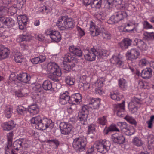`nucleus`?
<instances>
[{
	"label": "nucleus",
	"instance_id": "64",
	"mask_svg": "<svg viewBox=\"0 0 154 154\" xmlns=\"http://www.w3.org/2000/svg\"><path fill=\"white\" fill-rule=\"evenodd\" d=\"M18 24L19 28L21 30H23L26 27V23H24L21 21H19Z\"/></svg>",
	"mask_w": 154,
	"mask_h": 154
},
{
	"label": "nucleus",
	"instance_id": "3",
	"mask_svg": "<svg viewBox=\"0 0 154 154\" xmlns=\"http://www.w3.org/2000/svg\"><path fill=\"white\" fill-rule=\"evenodd\" d=\"M58 69V65L54 62H50L48 63L47 66V71L49 73L48 77L55 82L58 80V75H57Z\"/></svg>",
	"mask_w": 154,
	"mask_h": 154
},
{
	"label": "nucleus",
	"instance_id": "55",
	"mask_svg": "<svg viewBox=\"0 0 154 154\" xmlns=\"http://www.w3.org/2000/svg\"><path fill=\"white\" fill-rule=\"evenodd\" d=\"M65 80L66 83L68 85H72L74 84L75 80L70 77H68Z\"/></svg>",
	"mask_w": 154,
	"mask_h": 154
},
{
	"label": "nucleus",
	"instance_id": "43",
	"mask_svg": "<svg viewBox=\"0 0 154 154\" xmlns=\"http://www.w3.org/2000/svg\"><path fill=\"white\" fill-rule=\"evenodd\" d=\"M42 119L39 116L32 118L30 120L32 124H35L37 125L38 123H40Z\"/></svg>",
	"mask_w": 154,
	"mask_h": 154
},
{
	"label": "nucleus",
	"instance_id": "7",
	"mask_svg": "<svg viewBox=\"0 0 154 154\" xmlns=\"http://www.w3.org/2000/svg\"><path fill=\"white\" fill-rule=\"evenodd\" d=\"M54 125V122L51 120L45 118L42 119L37 125H35L36 128L40 130H44L49 127L52 128Z\"/></svg>",
	"mask_w": 154,
	"mask_h": 154
},
{
	"label": "nucleus",
	"instance_id": "17",
	"mask_svg": "<svg viewBox=\"0 0 154 154\" xmlns=\"http://www.w3.org/2000/svg\"><path fill=\"white\" fill-rule=\"evenodd\" d=\"M75 57V55L72 54L71 52L67 53L64 56L63 62L74 63L76 60Z\"/></svg>",
	"mask_w": 154,
	"mask_h": 154
},
{
	"label": "nucleus",
	"instance_id": "54",
	"mask_svg": "<svg viewBox=\"0 0 154 154\" xmlns=\"http://www.w3.org/2000/svg\"><path fill=\"white\" fill-rule=\"evenodd\" d=\"M26 110V109L22 106H19L17 109L18 113L21 115H23Z\"/></svg>",
	"mask_w": 154,
	"mask_h": 154
},
{
	"label": "nucleus",
	"instance_id": "53",
	"mask_svg": "<svg viewBox=\"0 0 154 154\" xmlns=\"http://www.w3.org/2000/svg\"><path fill=\"white\" fill-rule=\"evenodd\" d=\"M98 122L99 124L103 125H105L107 122L106 116H103L102 117L99 118Z\"/></svg>",
	"mask_w": 154,
	"mask_h": 154
},
{
	"label": "nucleus",
	"instance_id": "23",
	"mask_svg": "<svg viewBox=\"0 0 154 154\" xmlns=\"http://www.w3.org/2000/svg\"><path fill=\"white\" fill-rule=\"evenodd\" d=\"M16 124L13 121L11 120L8 122L4 123L2 124L4 129L9 131L13 129L15 126Z\"/></svg>",
	"mask_w": 154,
	"mask_h": 154
},
{
	"label": "nucleus",
	"instance_id": "31",
	"mask_svg": "<svg viewBox=\"0 0 154 154\" xmlns=\"http://www.w3.org/2000/svg\"><path fill=\"white\" fill-rule=\"evenodd\" d=\"M13 108L10 105H8L5 107V109L4 114L5 116L7 118H9L11 116L13 113Z\"/></svg>",
	"mask_w": 154,
	"mask_h": 154
},
{
	"label": "nucleus",
	"instance_id": "10",
	"mask_svg": "<svg viewBox=\"0 0 154 154\" xmlns=\"http://www.w3.org/2000/svg\"><path fill=\"white\" fill-rule=\"evenodd\" d=\"M140 54L139 50L136 48H132L128 50L126 54L128 60H132L136 59Z\"/></svg>",
	"mask_w": 154,
	"mask_h": 154
},
{
	"label": "nucleus",
	"instance_id": "51",
	"mask_svg": "<svg viewBox=\"0 0 154 154\" xmlns=\"http://www.w3.org/2000/svg\"><path fill=\"white\" fill-rule=\"evenodd\" d=\"M72 96L75 99L76 102H80L81 101L82 96L79 93L74 94L72 95Z\"/></svg>",
	"mask_w": 154,
	"mask_h": 154
},
{
	"label": "nucleus",
	"instance_id": "29",
	"mask_svg": "<svg viewBox=\"0 0 154 154\" xmlns=\"http://www.w3.org/2000/svg\"><path fill=\"white\" fill-rule=\"evenodd\" d=\"M69 49V51L72 54L79 57L82 55V51L79 49L73 46L70 47Z\"/></svg>",
	"mask_w": 154,
	"mask_h": 154
},
{
	"label": "nucleus",
	"instance_id": "59",
	"mask_svg": "<svg viewBox=\"0 0 154 154\" xmlns=\"http://www.w3.org/2000/svg\"><path fill=\"white\" fill-rule=\"evenodd\" d=\"M13 134L12 132L9 133L7 135L8 138V143H12Z\"/></svg>",
	"mask_w": 154,
	"mask_h": 154
},
{
	"label": "nucleus",
	"instance_id": "57",
	"mask_svg": "<svg viewBox=\"0 0 154 154\" xmlns=\"http://www.w3.org/2000/svg\"><path fill=\"white\" fill-rule=\"evenodd\" d=\"M29 38V35L27 34H23L20 35V37L18 40L19 41H23L25 40H27Z\"/></svg>",
	"mask_w": 154,
	"mask_h": 154
},
{
	"label": "nucleus",
	"instance_id": "26",
	"mask_svg": "<svg viewBox=\"0 0 154 154\" xmlns=\"http://www.w3.org/2000/svg\"><path fill=\"white\" fill-rule=\"evenodd\" d=\"M110 60L112 63L115 64L119 67H121L123 64V63L117 56H113L111 58Z\"/></svg>",
	"mask_w": 154,
	"mask_h": 154
},
{
	"label": "nucleus",
	"instance_id": "62",
	"mask_svg": "<svg viewBox=\"0 0 154 154\" xmlns=\"http://www.w3.org/2000/svg\"><path fill=\"white\" fill-rule=\"evenodd\" d=\"M111 97L112 99L116 101H119L120 100V98L118 95L115 94H111Z\"/></svg>",
	"mask_w": 154,
	"mask_h": 154
},
{
	"label": "nucleus",
	"instance_id": "14",
	"mask_svg": "<svg viewBox=\"0 0 154 154\" xmlns=\"http://www.w3.org/2000/svg\"><path fill=\"white\" fill-rule=\"evenodd\" d=\"M111 139L114 143L119 144L123 143L125 140V137L123 135H119L117 134L112 135L111 137Z\"/></svg>",
	"mask_w": 154,
	"mask_h": 154
},
{
	"label": "nucleus",
	"instance_id": "48",
	"mask_svg": "<svg viewBox=\"0 0 154 154\" xmlns=\"http://www.w3.org/2000/svg\"><path fill=\"white\" fill-rule=\"evenodd\" d=\"M124 119L130 123L134 124L135 125H136V122L132 117L127 115L125 117Z\"/></svg>",
	"mask_w": 154,
	"mask_h": 154
},
{
	"label": "nucleus",
	"instance_id": "52",
	"mask_svg": "<svg viewBox=\"0 0 154 154\" xmlns=\"http://www.w3.org/2000/svg\"><path fill=\"white\" fill-rule=\"evenodd\" d=\"M16 95L18 97H25L27 94L24 93L23 90H21L16 92Z\"/></svg>",
	"mask_w": 154,
	"mask_h": 154
},
{
	"label": "nucleus",
	"instance_id": "9",
	"mask_svg": "<svg viewBox=\"0 0 154 154\" xmlns=\"http://www.w3.org/2000/svg\"><path fill=\"white\" fill-rule=\"evenodd\" d=\"M72 127L69 124L64 122H61L59 125L61 133L64 135L69 134L71 131Z\"/></svg>",
	"mask_w": 154,
	"mask_h": 154
},
{
	"label": "nucleus",
	"instance_id": "15",
	"mask_svg": "<svg viewBox=\"0 0 154 154\" xmlns=\"http://www.w3.org/2000/svg\"><path fill=\"white\" fill-rule=\"evenodd\" d=\"M90 34L93 37L97 36L100 34L99 29L97 28L93 23H92L90 25Z\"/></svg>",
	"mask_w": 154,
	"mask_h": 154
},
{
	"label": "nucleus",
	"instance_id": "33",
	"mask_svg": "<svg viewBox=\"0 0 154 154\" xmlns=\"http://www.w3.org/2000/svg\"><path fill=\"white\" fill-rule=\"evenodd\" d=\"M119 88L123 90H125L127 88V83L126 81L123 78H120L119 81Z\"/></svg>",
	"mask_w": 154,
	"mask_h": 154
},
{
	"label": "nucleus",
	"instance_id": "18",
	"mask_svg": "<svg viewBox=\"0 0 154 154\" xmlns=\"http://www.w3.org/2000/svg\"><path fill=\"white\" fill-rule=\"evenodd\" d=\"M69 99V96L67 92L63 93L62 94H60L59 98V103L61 105H65L68 101Z\"/></svg>",
	"mask_w": 154,
	"mask_h": 154
},
{
	"label": "nucleus",
	"instance_id": "42",
	"mask_svg": "<svg viewBox=\"0 0 154 154\" xmlns=\"http://www.w3.org/2000/svg\"><path fill=\"white\" fill-rule=\"evenodd\" d=\"M100 36L102 39L105 40L110 39L111 38V35L110 33L106 31L100 33Z\"/></svg>",
	"mask_w": 154,
	"mask_h": 154
},
{
	"label": "nucleus",
	"instance_id": "40",
	"mask_svg": "<svg viewBox=\"0 0 154 154\" xmlns=\"http://www.w3.org/2000/svg\"><path fill=\"white\" fill-rule=\"evenodd\" d=\"M45 34L46 35H49L51 38L54 42H57L58 40V38L56 35V32L49 31L48 32V31L46 32Z\"/></svg>",
	"mask_w": 154,
	"mask_h": 154
},
{
	"label": "nucleus",
	"instance_id": "1",
	"mask_svg": "<svg viewBox=\"0 0 154 154\" xmlns=\"http://www.w3.org/2000/svg\"><path fill=\"white\" fill-rule=\"evenodd\" d=\"M74 25L73 20L71 18H67L66 16H61L58 20V28L61 30L72 28Z\"/></svg>",
	"mask_w": 154,
	"mask_h": 154
},
{
	"label": "nucleus",
	"instance_id": "38",
	"mask_svg": "<svg viewBox=\"0 0 154 154\" xmlns=\"http://www.w3.org/2000/svg\"><path fill=\"white\" fill-rule=\"evenodd\" d=\"M88 115L79 113L78 119L80 120L81 123L83 125L86 124L87 123V119Z\"/></svg>",
	"mask_w": 154,
	"mask_h": 154
},
{
	"label": "nucleus",
	"instance_id": "21",
	"mask_svg": "<svg viewBox=\"0 0 154 154\" xmlns=\"http://www.w3.org/2000/svg\"><path fill=\"white\" fill-rule=\"evenodd\" d=\"M125 102L123 101L121 104H118L116 106L117 114L119 117H122V112L125 110L124 104Z\"/></svg>",
	"mask_w": 154,
	"mask_h": 154
},
{
	"label": "nucleus",
	"instance_id": "8",
	"mask_svg": "<svg viewBox=\"0 0 154 154\" xmlns=\"http://www.w3.org/2000/svg\"><path fill=\"white\" fill-rule=\"evenodd\" d=\"M85 59L89 61H93L95 60L98 51L94 48H92L90 50L85 51Z\"/></svg>",
	"mask_w": 154,
	"mask_h": 154
},
{
	"label": "nucleus",
	"instance_id": "36",
	"mask_svg": "<svg viewBox=\"0 0 154 154\" xmlns=\"http://www.w3.org/2000/svg\"><path fill=\"white\" fill-rule=\"evenodd\" d=\"M143 38L147 41L152 40L154 39V33L145 32L143 33Z\"/></svg>",
	"mask_w": 154,
	"mask_h": 154
},
{
	"label": "nucleus",
	"instance_id": "32",
	"mask_svg": "<svg viewBox=\"0 0 154 154\" xmlns=\"http://www.w3.org/2000/svg\"><path fill=\"white\" fill-rule=\"evenodd\" d=\"M46 59L45 56L40 55L37 57L32 58L31 60L32 62L34 64H37L38 63H41L44 61Z\"/></svg>",
	"mask_w": 154,
	"mask_h": 154
},
{
	"label": "nucleus",
	"instance_id": "58",
	"mask_svg": "<svg viewBox=\"0 0 154 154\" xmlns=\"http://www.w3.org/2000/svg\"><path fill=\"white\" fill-rule=\"evenodd\" d=\"M144 28L146 29H152V26L147 21H145L143 23Z\"/></svg>",
	"mask_w": 154,
	"mask_h": 154
},
{
	"label": "nucleus",
	"instance_id": "22",
	"mask_svg": "<svg viewBox=\"0 0 154 154\" xmlns=\"http://www.w3.org/2000/svg\"><path fill=\"white\" fill-rule=\"evenodd\" d=\"M12 144L7 143L5 148V154H18V152L12 149Z\"/></svg>",
	"mask_w": 154,
	"mask_h": 154
},
{
	"label": "nucleus",
	"instance_id": "16",
	"mask_svg": "<svg viewBox=\"0 0 154 154\" xmlns=\"http://www.w3.org/2000/svg\"><path fill=\"white\" fill-rule=\"evenodd\" d=\"M9 51L7 48H5L2 45H0V60L7 58L9 55Z\"/></svg>",
	"mask_w": 154,
	"mask_h": 154
},
{
	"label": "nucleus",
	"instance_id": "4",
	"mask_svg": "<svg viewBox=\"0 0 154 154\" xmlns=\"http://www.w3.org/2000/svg\"><path fill=\"white\" fill-rule=\"evenodd\" d=\"M95 147L100 152L104 153L110 149V143L106 140H100L95 144Z\"/></svg>",
	"mask_w": 154,
	"mask_h": 154
},
{
	"label": "nucleus",
	"instance_id": "60",
	"mask_svg": "<svg viewBox=\"0 0 154 154\" xmlns=\"http://www.w3.org/2000/svg\"><path fill=\"white\" fill-rule=\"evenodd\" d=\"M123 132L125 133L126 135L128 136L134 134L133 130H130L127 127L125 129V130Z\"/></svg>",
	"mask_w": 154,
	"mask_h": 154
},
{
	"label": "nucleus",
	"instance_id": "35",
	"mask_svg": "<svg viewBox=\"0 0 154 154\" xmlns=\"http://www.w3.org/2000/svg\"><path fill=\"white\" fill-rule=\"evenodd\" d=\"M134 25V24L131 23H127L123 29L124 31L129 32L132 31L134 30H136Z\"/></svg>",
	"mask_w": 154,
	"mask_h": 154
},
{
	"label": "nucleus",
	"instance_id": "63",
	"mask_svg": "<svg viewBox=\"0 0 154 154\" xmlns=\"http://www.w3.org/2000/svg\"><path fill=\"white\" fill-rule=\"evenodd\" d=\"M69 99L68 102L70 104L76 105L78 103V102H76V100L72 96L70 97H69Z\"/></svg>",
	"mask_w": 154,
	"mask_h": 154
},
{
	"label": "nucleus",
	"instance_id": "34",
	"mask_svg": "<svg viewBox=\"0 0 154 154\" xmlns=\"http://www.w3.org/2000/svg\"><path fill=\"white\" fill-rule=\"evenodd\" d=\"M137 45L138 47L142 51H146L148 49V47L146 44L141 40L138 41Z\"/></svg>",
	"mask_w": 154,
	"mask_h": 154
},
{
	"label": "nucleus",
	"instance_id": "5",
	"mask_svg": "<svg viewBox=\"0 0 154 154\" xmlns=\"http://www.w3.org/2000/svg\"><path fill=\"white\" fill-rule=\"evenodd\" d=\"M127 127L126 123L125 122H118L117 125H112L107 129H105L104 133L105 134H108L109 132L113 131H119V129L123 132Z\"/></svg>",
	"mask_w": 154,
	"mask_h": 154
},
{
	"label": "nucleus",
	"instance_id": "2",
	"mask_svg": "<svg viewBox=\"0 0 154 154\" xmlns=\"http://www.w3.org/2000/svg\"><path fill=\"white\" fill-rule=\"evenodd\" d=\"M87 143V140L85 137H79L74 140L72 146L77 152H80L85 150Z\"/></svg>",
	"mask_w": 154,
	"mask_h": 154
},
{
	"label": "nucleus",
	"instance_id": "37",
	"mask_svg": "<svg viewBox=\"0 0 154 154\" xmlns=\"http://www.w3.org/2000/svg\"><path fill=\"white\" fill-rule=\"evenodd\" d=\"M14 57L15 61L16 63H20L23 62V57L20 52H14Z\"/></svg>",
	"mask_w": 154,
	"mask_h": 154
},
{
	"label": "nucleus",
	"instance_id": "13",
	"mask_svg": "<svg viewBox=\"0 0 154 154\" xmlns=\"http://www.w3.org/2000/svg\"><path fill=\"white\" fill-rule=\"evenodd\" d=\"M3 27L5 28H9L14 25V20L10 17H3Z\"/></svg>",
	"mask_w": 154,
	"mask_h": 154
},
{
	"label": "nucleus",
	"instance_id": "46",
	"mask_svg": "<svg viewBox=\"0 0 154 154\" xmlns=\"http://www.w3.org/2000/svg\"><path fill=\"white\" fill-rule=\"evenodd\" d=\"M134 144L137 146H140L143 144L142 142L140 139L137 137H135L133 140Z\"/></svg>",
	"mask_w": 154,
	"mask_h": 154
},
{
	"label": "nucleus",
	"instance_id": "56",
	"mask_svg": "<svg viewBox=\"0 0 154 154\" xmlns=\"http://www.w3.org/2000/svg\"><path fill=\"white\" fill-rule=\"evenodd\" d=\"M149 63V62L145 59H141L139 63V65L141 67L146 66Z\"/></svg>",
	"mask_w": 154,
	"mask_h": 154
},
{
	"label": "nucleus",
	"instance_id": "50",
	"mask_svg": "<svg viewBox=\"0 0 154 154\" xmlns=\"http://www.w3.org/2000/svg\"><path fill=\"white\" fill-rule=\"evenodd\" d=\"M26 0H17L16 6L19 8H22L25 4Z\"/></svg>",
	"mask_w": 154,
	"mask_h": 154
},
{
	"label": "nucleus",
	"instance_id": "20",
	"mask_svg": "<svg viewBox=\"0 0 154 154\" xmlns=\"http://www.w3.org/2000/svg\"><path fill=\"white\" fill-rule=\"evenodd\" d=\"M25 141L24 140V138L19 139L15 141L13 144V146L14 149L18 152V151L23 148L22 143Z\"/></svg>",
	"mask_w": 154,
	"mask_h": 154
},
{
	"label": "nucleus",
	"instance_id": "44",
	"mask_svg": "<svg viewBox=\"0 0 154 154\" xmlns=\"http://www.w3.org/2000/svg\"><path fill=\"white\" fill-rule=\"evenodd\" d=\"M97 54V57L98 59L103 58V57L106 56L108 55L107 51L104 50L100 51L99 52L98 51V54Z\"/></svg>",
	"mask_w": 154,
	"mask_h": 154
},
{
	"label": "nucleus",
	"instance_id": "45",
	"mask_svg": "<svg viewBox=\"0 0 154 154\" xmlns=\"http://www.w3.org/2000/svg\"><path fill=\"white\" fill-rule=\"evenodd\" d=\"M104 3L103 5H104V8H106L110 9L112 6V0H103Z\"/></svg>",
	"mask_w": 154,
	"mask_h": 154
},
{
	"label": "nucleus",
	"instance_id": "25",
	"mask_svg": "<svg viewBox=\"0 0 154 154\" xmlns=\"http://www.w3.org/2000/svg\"><path fill=\"white\" fill-rule=\"evenodd\" d=\"M132 42V41L128 38L124 39L122 42L119 43L120 47L122 49H124L127 48L130 46Z\"/></svg>",
	"mask_w": 154,
	"mask_h": 154
},
{
	"label": "nucleus",
	"instance_id": "61",
	"mask_svg": "<svg viewBox=\"0 0 154 154\" xmlns=\"http://www.w3.org/2000/svg\"><path fill=\"white\" fill-rule=\"evenodd\" d=\"M76 28L78 32L79 35L80 36V37L83 36L85 35V33L84 31L80 27L77 26Z\"/></svg>",
	"mask_w": 154,
	"mask_h": 154
},
{
	"label": "nucleus",
	"instance_id": "6",
	"mask_svg": "<svg viewBox=\"0 0 154 154\" xmlns=\"http://www.w3.org/2000/svg\"><path fill=\"white\" fill-rule=\"evenodd\" d=\"M127 16V14L126 12L119 11L115 13V14L111 17L108 20V23L111 24L118 23L126 17Z\"/></svg>",
	"mask_w": 154,
	"mask_h": 154
},
{
	"label": "nucleus",
	"instance_id": "19",
	"mask_svg": "<svg viewBox=\"0 0 154 154\" xmlns=\"http://www.w3.org/2000/svg\"><path fill=\"white\" fill-rule=\"evenodd\" d=\"M141 77L144 79H147L152 75V70L150 68H146L143 70L141 73Z\"/></svg>",
	"mask_w": 154,
	"mask_h": 154
},
{
	"label": "nucleus",
	"instance_id": "12",
	"mask_svg": "<svg viewBox=\"0 0 154 154\" xmlns=\"http://www.w3.org/2000/svg\"><path fill=\"white\" fill-rule=\"evenodd\" d=\"M89 104L92 109H97L100 105V100L99 98H90Z\"/></svg>",
	"mask_w": 154,
	"mask_h": 154
},
{
	"label": "nucleus",
	"instance_id": "49",
	"mask_svg": "<svg viewBox=\"0 0 154 154\" xmlns=\"http://www.w3.org/2000/svg\"><path fill=\"white\" fill-rule=\"evenodd\" d=\"M79 113L88 115V106L86 105L83 106L81 109V111Z\"/></svg>",
	"mask_w": 154,
	"mask_h": 154
},
{
	"label": "nucleus",
	"instance_id": "47",
	"mask_svg": "<svg viewBox=\"0 0 154 154\" xmlns=\"http://www.w3.org/2000/svg\"><path fill=\"white\" fill-rule=\"evenodd\" d=\"M17 7L11 6L10 7L8 10V13L11 15H13L16 13L17 12Z\"/></svg>",
	"mask_w": 154,
	"mask_h": 154
},
{
	"label": "nucleus",
	"instance_id": "27",
	"mask_svg": "<svg viewBox=\"0 0 154 154\" xmlns=\"http://www.w3.org/2000/svg\"><path fill=\"white\" fill-rule=\"evenodd\" d=\"M103 3L104 1L103 0H94L91 4V5L94 8H99L101 6L104 8V5H103Z\"/></svg>",
	"mask_w": 154,
	"mask_h": 154
},
{
	"label": "nucleus",
	"instance_id": "39",
	"mask_svg": "<svg viewBox=\"0 0 154 154\" xmlns=\"http://www.w3.org/2000/svg\"><path fill=\"white\" fill-rule=\"evenodd\" d=\"M65 62H63L64 69L66 72L70 71L75 65L73 63H70L68 62H66V63H65Z\"/></svg>",
	"mask_w": 154,
	"mask_h": 154
},
{
	"label": "nucleus",
	"instance_id": "24",
	"mask_svg": "<svg viewBox=\"0 0 154 154\" xmlns=\"http://www.w3.org/2000/svg\"><path fill=\"white\" fill-rule=\"evenodd\" d=\"M39 108L36 104L31 105L28 107V111L31 114H37L39 112Z\"/></svg>",
	"mask_w": 154,
	"mask_h": 154
},
{
	"label": "nucleus",
	"instance_id": "28",
	"mask_svg": "<svg viewBox=\"0 0 154 154\" xmlns=\"http://www.w3.org/2000/svg\"><path fill=\"white\" fill-rule=\"evenodd\" d=\"M33 89L36 93L35 95L38 97V98H41L43 92L41 85H35L33 87Z\"/></svg>",
	"mask_w": 154,
	"mask_h": 154
},
{
	"label": "nucleus",
	"instance_id": "11",
	"mask_svg": "<svg viewBox=\"0 0 154 154\" xmlns=\"http://www.w3.org/2000/svg\"><path fill=\"white\" fill-rule=\"evenodd\" d=\"M13 75L11 74L10 76V78L14 81H15V78L22 82L27 83L30 79V77L26 73H22L18 74L15 78H12V76Z\"/></svg>",
	"mask_w": 154,
	"mask_h": 154
},
{
	"label": "nucleus",
	"instance_id": "41",
	"mask_svg": "<svg viewBox=\"0 0 154 154\" xmlns=\"http://www.w3.org/2000/svg\"><path fill=\"white\" fill-rule=\"evenodd\" d=\"M43 88L45 90H49L52 89V85L51 82L48 80L45 81L43 83Z\"/></svg>",
	"mask_w": 154,
	"mask_h": 154
},
{
	"label": "nucleus",
	"instance_id": "30",
	"mask_svg": "<svg viewBox=\"0 0 154 154\" xmlns=\"http://www.w3.org/2000/svg\"><path fill=\"white\" fill-rule=\"evenodd\" d=\"M98 88H96L95 89V93L96 94L100 95L104 93L103 91L101 89V87L103 85V83L100 80H97L96 83Z\"/></svg>",
	"mask_w": 154,
	"mask_h": 154
}]
</instances>
